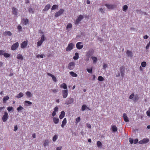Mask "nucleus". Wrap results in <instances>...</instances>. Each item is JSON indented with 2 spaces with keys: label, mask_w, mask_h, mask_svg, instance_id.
Masks as SVG:
<instances>
[{
  "label": "nucleus",
  "mask_w": 150,
  "mask_h": 150,
  "mask_svg": "<svg viewBox=\"0 0 150 150\" xmlns=\"http://www.w3.org/2000/svg\"><path fill=\"white\" fill-rule=\"evenodd\" d=\"M139 98L137 95H134L133 93L132 94L129 96V99H132L134 102L138 100Z\"/></svg>",
  "instance_id": "obj_1"
},
{
  "label": "nucleus",
  "mask_w": 150,
  "mask_h": 150,
  "mask_svg": "<svg viewBox=\"0 0 150 150\" xmlns=\"http://www.w3.org/2000/svg\"><path fill=\"white\" fill-rule=\"evenodd\" d=\"M74 46V45L72 43H69L68 44L67 47L66 48L67 51H69L71 50Z\"/></svg>",
  "instance_id": "obj_2"
},
{
  "label": "nucleus",
  "mask_w": 150,
  "mask_h": 150,
  "mask_svg": "<svg viewBox=\"0 0 150 150\" xmlns=\"http://www.w3.org/2000/svg\"><path fill=\"white\" fill-rule=\"evenodd\" d=\"M93 49H90L88 51L86 52V56L87 57L90 58L91 56L93 54Z\"/></svg>",
  "instance_id": "obj_3"
},
{
  "label": "nucleus",
  "mask_w": 150,
  "mask_h": 150,
  "mask_svg": "<svg viewBox=\"0 0 150 150\" xmlns=\"http://www.w3.org/2000/svg\"><path fill=\"white\" fill-rule=\"evenodd\" d=\"M8 113L6 112H5L4 115H3L2 117V121L4 122H6L8 118Z\"/></svg>",
  "instance_id": "obj_4"
},
{
  "label": "nucleus",
  "mask_w": 150,
  "mask_h": 150,
  "mask_svg": "<svg viewBox=\"0 0 150 150\" xmlns=\"http://www.w3.org/2000/svg\"><path fill=\"white\" fill-rule=\"evenodd\" d=\"M75 63L74 62H71L69 63L68 65V68L70 70H73L75 67Z\"/></svg>",
  "instance_id": "obj_5"
},
{
  "label": "nucleus",
  "mask_w": 150,
  "mask_h": 150,
  "mask_svg": "<svg viewBox=\"0 0 150 150\" xmlns=\"http://www.w3.org/2000/svg\"><path fill=\"white\" fill-rule=\"evenodd\" d=\"M64 11V10L63 9H60L59 11L56 12L55 14V16L56 17H57L62 14Z\"/></svg>",
  "instance_id": "obj_6"
},
{
  "label": "nucleus",
  "mask_w": 150,
  "mask_h": 150,
  "mask_svg": "<svg viewBox=\"0 0 150 150\" xmlns=\"http://www.w3.org/2000/svg\"><path fill=\"white\" fill-rule=\"evenodd\" d=\"M19 46L18 42H17L14 44L11 47V49L12 50H14L17 49Z\"/></svg>",
  "instance_id": "obj_7"
},
{
  "label": "nucleus",
  "mask_w": 150,
  "mask_h": 150,
  "mask_svg": "<svg viewBox=\"0 0 150 150\" xmlns=\"http://www.w3.org/2000/svg\"><path fill=\"white\" fill-rule=\"evenodd\" d=\"M105 6H106L108 9H113L116 7V6L115 5L108 4H105Z\"/></svg>",
  "instance_id": "obj_8"
},
{
  "label": "nucleus",
  "mask_w": 150,
  "mask_h": 150,
  "mask_svg": "<svg viewBox=\"0 0 150 150\" xmlns=\"http://www.w3.org/2000/svg\"><path fill=\"white\" fill-rule=\"evenodd\" d=\"M74 101V99L73 98H68L65 101V104L66 105H69L73 103Z\"/></svg>",
  "instance_id": "obj_9"
},
{
  "label": "nucleus",
  "mask_w": 150,
  "mask_h": 150,
  "mask_svg": "<svg viewBox=\"0 0 150 150\" xmlns=\"http://www.w3.org/2000/svg\"><path fill=\"white\" fill-rule=\"evenodd\" d=\"M68 89L64 90L62 91V96L64 98H67L68 96Z\"/></svg>",
  "instance_id": "obj_10"
},
{
  "label": "nucleus",
  "mask_w": 150,
  "mask_h": 150,
  "mask_svg": "<svg viewBox=\"0 0 150 150\" xmlns=\"http://www.w3.org/2000/svg\"><path fill=\"white\" fill-rule=\"evenodd\" d=\"M149 141V140L148 138H144L142 140L140 141L139 142V144H146Z\"/></svg>",
  "instance_id": "obj_11"
},
{
  "label": "nucleus",
  "mask_w": 150,
  "mask_h": 150,
  "mask_svg": "<svg viewBox=\"0 0 150 150\" xmlns=\"http://www.w3.org/2000/svg\"><path fill=\"white\" fill-rule=\"evenodd\" d=\"M82 44V43L81 42H77L76 45V48L79 50L81 49L83 47V45Z\"/></svg>",
  "instance_id": "obj_12"
},
{
  "label": "nucleus",
  "mask_w": 150,
  "mask_h": 150,
  "mask_svg": "<svg viewBox=\"0 0 150 150\" xmlns=\"http://www.w3.org/2000/svg\"><path fill=\"white\" fill-rule=\"evenodd\" d=\"M28 41H25L22 43L21 47L22 48H25L27 46L28 44Z\"/></svg>",
  "instance_id": "obj_13"
},
{
  "label": "nucleus",
  "mask_w": 150,
  "mask_h": 150,
  "mask_svg": "<svg viewBox=\"0 0 150 150\" xmlns=\"http://www.w3.org/2000/svg\"><path fill=\"white\" fill-rule=\"evenodd\" d=\"M47 74L48 76H50L51 77H52V78L54 82H56L57 81V79H56V78L52 74H50V73H47Z\"/></svg>",
  "instance_id": "obj_14"
},
{
  "label": "nucleus",
  "mask_w": 150,
  "mask_h": 150,
  "mask_svg": "<svg viewBox=\"0 0 150 150\" xmlns=\"http://www.w3.org/2000/svg\"><path fill=\"white\" fill-rule=\"evenodd\" d=\"M60 87L61 88H64L65 90L67 89V86L65 83H63L60 85Z\"/></svg>",
  "instance_id": "obj_15"
},
{
  "label": "nucleus",
  "mask_w": 150,
  "mask_h": 150,
  "mask_svg": "<svg viewBox=\"0 0 150 150\" xmlns=\"http://www.w3.org/2000/svg\"><path fill=\"white\" fill-rule=\"evenodd\" d=\"M67 120L66 118H64L63 121L62 122L61 126L63 128L64 126L66 125L67 123Z\"/></svg>",
  "instance_id": "obj_16"
},
{
  "label": "nucleus",
  "mask_w": 150,
  "mask_h": 150,
  "mask_svg": "<svg viewBox=\"0 0 150 150\" xmlns=\"http://www.w3.org/2000/svg\"><path fill=\"white\" fill-rule=\"evenodd\" d=\"M12 13L14 15L16 16L17 15V9L14 7L12 8Z\"/></svg>",
  "instance_id": "obj_17"
},
{
  "label": "nucleus",
  "mask_w": 150,
  "mask_h": 150,
  "mask_svg": "<svg viewBox=\"0 0 150 150\" xmlns=\"http://www.w3.org/2000/svg\"><path fill=\"white\" fill-rule=\"evenodd\" d=\"M123 117L124 121L126 122H129V120L126 114L125 113L123 114Z\"/></svg>",
  "instance_id": "obj_18"
},
{
  "label": "nucleus",
  "mask_w": 150,
  "mask_h": 150,
  "mask_svg": "<svg viewBox=\"0 0 150 150\" xmlns=\"http://www.w3.org/2000/svg\"><path fill=\"white\" fill-rule=\"evenodd\" d=\"M53 120L55 124H57L59 122V119L58 118H56L54 117H53Z\"/></svg>",
  "instance_id": "obj_19"
},
{
  "label": "nucleus",
  "mask_w": 150,
  "mask_h": 150,
  "mask_svg": "<svg viewBox=\"0 0 150 150\" xmlns=\"http://www.w3.org/2000/svg\"><path fill=\"white\" fill-rule=\"evenodd\" d=\"M65 112L64 111H62L61 112V114L59 115V117L60 119H62L64 116Z\"/></svg>",
  "instance_id": "obj_20"
},
{
  "label": "nucleus",
  "mask_w": 150,
  "mask_h": 150,
  "mask_svg": "<svg viewBox=\"0 0 150 150\" xmlns=\"http://www.w3.org/2000/svg\"><path fill=\"white\" fill-rule=\"evenodd\" d=\"M25 105L26 106H28L32 104V103L29 101H25L24 102Z\"/></svg>",
  "instance_id": "obj_21"
},
{
  "label": "nucleus",
  "mask_w": 150,
  "mask_h": 150,
  "mask_svg": "<svg viewBox=\"0 0 150 150\" xmlns=\"http://www.w3.org/2000/svg\"><path fill=\"white\" fill-rule=\"evenodd\" d=\"M50 8V4H47L45 6V8L43 9L44 11H46L48 10Z\"/></svg>",
  "instance_id": "obj_22"
},
{
  "label": "nucleus",
  "mask_w": 150,
  "mask_h": 150,
  "mask_svg": "<svg viewBox=\"0 0 150 150\" xmlns=\"http://www.w3.org/2000/svg\"><path fill=\"white\" fill-rule=\"evenodd\" d=\"M17 59L21 60H23V56L20 54H18L17 55Z\"/></svg>",
  "instance_id": "obj_23"
},
{
  "label": "nucleus",
  "mask_w": 150,
  "mask_h": 150,
  "mask_svg": "<svg viewBox=\"0 0 150 150\" xmlns=\"http://www.w3.org/2000/svg\"><path fill=\"white\" fill-rule=\"evenodd\" d=\"M11 33L10 31H6L3 33V35H8L11 36Z\"/></svg>",
  "instance_id": "obj_24"
},
{
  "label": "nucleus",
  "mask_w": 150,
  "mask_h": 150,
  "mask_svg": "<svg viewBox=\"0 0 150 150\" xmlns=\"http://www.w3.org/2000/svg\"><path fill=\"white\" fill-rule=\"evenodd\" d=\"M23 21H24L23 24L25 25H26L27 24L29 21L28 19H23L22 20V21H21V22H22Z\"/></svg>",
  "instance_id": "obj_25"
},
{
  "label": "nucleus",
  "mask_w": 150,
  "mask_h": 150,
  "mask_svg": "<svg viewBox=\"0 0 150 150\" xmlns=\"http://www.w3.org/2000/svg\"><path fill=\"white\" fill-rule=\"evenodd\" d=\"M69 73L73 77H76L77 75L73 71H70Z\"/></svg>",
  "instance_id": "obj_26"
},
{
  "label": "nucleus",
  "mask_w": 150,
  "mask_h": 150,
  "mask_svg": "<svg viewBox=\"0 0 150 150\" xmlns=\"http://www.w3.org/2000/svg\"><path fill=\"white\" fill-rule=\"evenodd\" d=\"M91 58L93 61V63H96L98 60L97 58L96 57H92Z\"/></svg>",
  "instance_id": "obj_27"
},
{
  "label": "nucleus",
  "mask_w": 150,
  "mask_h": 150,
  "mask_svg": "<svg viewBox=\"0 0 150 150\" xmlns=\"http://www.w3.org/2000/svg\"><path fill=\"white\" fill-rule=\"evenodd\" d=\"M9 99V97L8 96H7L4 97L3 98V101L4 103H6V101L8 100Z\"/></svg>",
  "instance_id": "obj_28"
},
{
  "label": "nucleus",
  "mask_w": 150,
  "mask_h": 150,
  "mask_svg": "<svg viewBox=\"0 0 150 150\" xmlns=\"http://www.w3.org/2000/svg\"><path fill=\"white\" fill-rule=\"evenodd\" d=\"M79 57V54L77 52H76L75 53V56L73 57V59L74 60H77V59Z\"/></svg>",
  "instance_id": "obj_29"
},
{
  "label": "nucleus",
  "mask_w": 150,
  "mask_h": 150,
  "mask_svg": "<svg viewBox=\"0 0 150 150\" xmlns=\"http://www.w3.org/2000/svg\"><path fill=\"white\" fill-rule=\"evenodd\" d=\"M23 96V93L21 92L19 93L17 96H16L15 97L18 98H20Z\"/></svg>",
  "instance_id": "obj_30"
},
{
  "label": "nucleus",
  "mask_w": 150,
  "mask_h": 150,
  "mask_svg": "<svg viewBox=\"0 0 150 150\" xmlns=\"http://www.w3.org/2000/svg\"><path fill=\"white\" fill-rule=\"evenodd\" d=\"M112 129L113 132H116L117 130V128L115 125H113L112 127Z\"/></svg>",
  "instance_id": "obj_31"
},
{
  "label": "nucleus",
  "mask_w": 150,
  "mask_h": 150,
  "mask_svg": "<svg viewBox=\"0 0 150 150\" xmlns=\"http://www.w3.org/2000/svg\"><path fill=\"white\" fill-rule=\"evenodd\" d=\"M25 94L29 98L31 97L32 96V95L31 93L29 91H27Z\"/></svg>",
  "instance_id": "obj_32"
},
{
  "label": "nucleus",
  "mask_w": 150,
  "mask_h": 150,
  "mask_svg": "<svg viewBox=\"0 0 150 150\" xmlns=\"http://www.w3.org/2000/svg\"><path fill=\"white\" fill-rule=\"evenodd\" d=\"M72 24L70 23H69L67 25L66 27V29H68L69 28H72Z\"/></svg>",
  "instance_id": "obj_33"
},
{
  "label": "nucleus",
  "mask_w": 150,
  "mask_h": 150,
  "mask_svg": "<svg viewBox=\"0 0 150 150\" xmlns=\"http://www.w3.org/2000/svg\"><path fill=\"white\" fill-rule=\"evenodd\" d=\"M126 53L128 56L132 57V53L131 51L128 50L127 51Z\"/></svg>",
  "instance_id": "obj_34"
},
{
  "label": "nucleus",
  "mask_w": 150,
  "mask_h": 150,
  "mask_svg": "<svg viewBox=\"0 0 150 150\" xmlns=\"http://www.w3.org/2000/svg\"><path fill=\"white\" fill-rule=\"evenodd\" d=\"M81 120V118L80 117H78L76 119L75 123L76 124H77Z\"/></svg>",
  "instance_id": "obj_35"
},
{
  "label": "nucleus",
  "mask_w": 150,
  "mask_h": 150,
  "mask_svg": "<svg viewBox=\"0 0 150 150\" xmlns=\"http://www.w3.org/2000/svg\"><path fill=\"white\" fill-rule=\"evenodd\" d=\"M49 142L48 140H45L44 141V146H46L48 145Z\"/></svg>",
  "instance_id": "obj_36"
},
{
  "label": "nucleus",
  "mask_w": 150,
  "mask_h": 150,
  "mask_svg": "<svg viewBox=\"0 0 150 150\" xmlns=\"http://www.w3.org/2000/svg\"><path fill=\"white\" fill-rule=\"evenodd\" d=\"M98 80L100 81H103L104 80V79L102 76H99L98 77Z\"/></svg>",
  "instance_id": "obj_37"
},
{
  "label": "nucleus",
  "mask_w": 150,
  "mask_h": 150,
  "mask_svg": "<svg viewBox=\"0 0 150 150\" xmlns=\"http://www.w3.org/2000/svg\"><path fill=\"white\" fill-rule=\"evenodd\" d=\"M4 55L5 57L6 58L9 57L10 56V55L7 53H4Z\"/></svg>",
  "instance_id": "obj_38"
},
{
  "label": "nucleus",
  "mask_w": 150,
  "mask_h": 150,
  "mask_svg": "<svg viewBox=\"0 0 150 150\" xmlns=\"http://www.w3.org/2000/svg\"><path fill=\"white\" fill-rule=\"evenodd\" d=\"M23 109V108L21 106H20L19 107L17 108V110L19 112L22 110Z\"/></svg>",
  "instance_id": "obj_39"
},
{
  "label": "nucleus",
  "mask_w": 150,
  "mask_h": 150,
  "mask_svg": "<svg viewBox=\"0 0 150 150\" xmlns=\"http://www.w3.org/2000/svg\"><path fill=\"white\" fill-rule=\"evenodd\" d=\"M141 66L143 67H145L146 66V63L145 62H142L141 63Z\"/></svg>",
  "instance_id": "obj_40"
},
{
  "label": "nucleus",
  "mask_w": 150,
  "mask_h": 150,
  "mask_svg": "<svg viewBox=\"0 0 150 150\" xmlns=\"http://www.w3.org/2000/svg\"><path fill=\"white\" fill-rule=\"evenodd\" d=\"M58 138V136L57 135H55L53 137L52 140L53 141L55 142V141L57 139V138Z\"/></svg>",
  "instance_id": "obj_41"
},
{
  "label": "nucleus",
  "mask_w": 150,
  "mask_h": 150,
  "mask_svg": "<svg viewBox=\"0 0 150 150\" xmlns=\"http://www.w3.org/2000/svg\"><path fill=\"white\" fill-rule=\"evenodd\" d=\"M128 8V6L126 5H125L124 6L123 10L124 11H125Z\"/></svg>",
  "instance_id": "obj_42"
},
{
  "label": "nucleus",
  "mask_w": 150,
  "mask_h": 150,
  "mask_svg": "<svg viewBox=\"0 0 150 150\" xmlns=\"http://www.w3.org/2000/svg\"><path fill=\"white\" fill-rule=\"evenodd\" d=\"M97 145L98 147H100L102 146V144L100 142L98 141L97 142Z\"/></svg>",
  "instance_id": "obj_43"
},
{
  "label": "nucleus",
  "mask_w": 150,
  "mask_h": 150,
  "mask_svg": "<svg viewBox=\"0 0 150 150\" xmlns=\"http://www.w3.org/2000/svg\"><path fill=\"white\" fill-rule=\"evenodd\" d=\"M83 18V16L82 15H80L79 16V17L77 18V19L79 20L80 21H81V20H82Z\"/></svg>",
  "instance_id": "obj_44"
},
{
  "label": "nucleus",
  "mask_w": 150,
  "mask_h": 150,
  "mask_svg": "<svg viewBox=\"0 0 150 150\" xmlns=\"http://www.w3.org/2000/svg\"><path fill=\"white\" fill-rule=\"evenodd\" d=\"M58 6L57 5H54L52 6V7L51 8V10H54L55 9L57 8H58Z\"/></svg>",
  "instance_id": "obj_45"
},
{
  "label": "nucleus",
  "mask_w": 150,
  "mask_h": 150,
  "mask_svg": "<svg viewBox=\"0 0 150 150\" xmlns=\"http://www.w3.org/2000/svg\"><path fill=\"white\" fill-rule=\"evenodd\" d=\"M87 108V106L86 105H83L81 107V110L82 111H84Z\"/></svg>",
  "instance_id": "obj_46"
},
{
  "label": "nucleus",
  "mask_w": 150,
  "mask_h": 150,
  "mask_svg": "<svg viewBox=\"0 0 150 150\" xmlns=\"http://www.w3.org/2000/svg\"><path fill=\"white\" fill-rule=\"evenodd\" d=\"M120 72L121 73V76L122 77H123L124 76V69H123V70L122 69H120Z\"/></svg>",
  "instance_id": "obj_47"
},
{
  "label": "nucleus",
  "mask_w": 150,
  "mask_h": 150,
  "mask_svg": "<svg viewBox=\"0 0 150 150\" xmlns=\"http://www.w3.org/2000/svg\"><path fill=\"white\" fill-rule=\"evenodd\" d=\"M44 40H45V35H43L41 37V39L40 41H41V42H43L44 41Z\"/></svg>",
  "instance_id": "obj_48"
},
{
  "label": "nucleus",
  "mask_w": 150,
  "mask_h": 150,
  "mask_svg": "<svg viewBox=\"0 0 150 150\" xmlns=\"http://www.w3.org/2000/svg\"><path fill=\"white\" fill-rule=\"evenodd\" d=\"M13 109V108L12 107H8L7 108V109L8 111L10 112Z\"/></svg>",
  "instance_id": "obj_49"
},
{
  "label": "nucleus",
  "mask_w": 150,
  "mask_h": 150,
  "mask_svg": "<svg viewBox=\"0 0 150 150\" xmlns=\"http://www.w3.org/2000/svg\"><path fill=\"white\" fill-rule=\"evenodd\" d=\"M17 28H18V31L19 32L21 31H22V28L21 25H18L17 27Z\"/></svg>",
  "instance_id": "obj_50"
},
{
  "label": "nucleus",
  "mask_w": 150,
  "mask_h": 150,
  "mask_svg": "<svg viewBox=\"0 0 150 150\" xmlns=\"http://www.w3.org/2000/svg\"><path fill=\"white\" fill-rule=\"evenodd\" d=\"M42 42H41V41H39L37 44V46H40L42 44Z\"/></svg>",
  "instance_id": "obj_51"
},
{
  "label": "nucleus",
  "mask_w": 150,
  "mask_h": 150,
  "mask_svg": "<svg viewBox=\"0 0 150 150\" xmlns=\"http://www.w3.org/2000/svg\"><path fill=\"white\" fill-rule=\"evenodd\" d=\"M87 71L90 74L92 73V69L91 68V69H87Z\"/></svg>",
  "instance_id": "obj_52"
},
{
  "label": "nucleus",
  "mask_w": 150,
  "mask_h": 150,
  "mask_svg": "<svg viewBox=\"0 0 150 150\" xmlns=\"http://www.w3.org/2000/svg\"><path fill=\"white\" fill-rule=\"evenodd\" d=\"M44 56V55L43 54H41V55L38 54L37 55L36 57L37 58H39L40 57V58H42L43 57V56Z\"/></svg>",
  "instance_id": "obj_53"
},
{
  "label": "nucleus",
  "mask_w": 150,
  "mask_h": 150,
  "mask_svg": "<svg viewBox=\"0 0 150 150\" xmlns=\"http://www.w3.org/2000/svg\"><path fill=\"white\" fill-rule=\"evenodd\" d=\"M28 11L30 13H34V11L32 8H30L28 9Z\"/></svg>",
  "instance_id": "obj_54"
},
{
  "label": "nucleus",
  "mask_w": 150,
  "mask_h": 150,
  "mask_svg": "<svg viewBox=\"0 0 150 150\" xmlns=\"http://www.w3.org/2000/svg\"><path fill=\"white\" fill-rule=\"evenodd\" d=\"M129 141L131 144H132L133 143V140L132 138H129Z\"/></svg>",
  "instance_id": "obj_55"
},
{
  "label": "nucleus",
  "mask_w": 150,
  "mask_h": 150,
  "mask_svg": "<svg viewBox=\"0 0 150 150\" xmlns=\"http://www.w3.org/2000/svg\"><path fill=\"white\" fill-rule=\"evenodd\" d=\"M146 114L147 116L150 117V108L146 112Z\"/></svg>",
  "instance_id": "obj_56"
},
{
  "label": "nucleus",
  "mask_w": 150,
  "mask_h": 150,
  "mask_svg": "<svg viewBox=\"0 0 150 150\" xmlns=\"http://www.w3.org/2000/svg\"><path fill=\"white\" fill-rule=\"evenodd\" d=\"M80 21L79 20L77 19L76 22L75 23V24L78 25Z\"/></svg>",
  "instance_id": "obj_57"
},
{
  "label": "nucleus",
  "mask_w": 150,
  "mask_h": 150,
  "mask_svg": "<svg viewBox=\"0 0 150 150\" xmlns=\"http://www.w3.org/2000/svg\"><path fill=\"white\" fill-rule=\"evenodd\" d=\"M4 51L2 50H0V55H4Z\"/></svg>",
  "instance_id": "obj_58"
},
{
  "label": "nucleus",
  "mask_w": 150,
  "mask_h": 150,
  "mask_svg": "<svg viewBox=\"0 0 150 150\" xmlns=\"http://www.w3.org/2000/svg\"><path fill=\"white\" fill-rule=\"evenodd\" d=\"M86 126H87V127L88 128H89L90 129L91 128V125L90 124H89L87 123L86 124Z\"/></svg>",
  "instance_id": "obj_59"
},
{
  "label": "nucleus",
  "mask_w": 150,
  "mask_h": 150,
  "mask_svg": "<svg viewBox=\"0 0 150 150\" xmlns=\"http://www.w3.org/2000/svg\"><path fill=\"white\" fill-rule=\"evenodd\" d=\"M58 108L57 106L55 107L54 109V111L56 112H57L58 110Z\"/></svg>",
  "instance_id": "obj_60"
},
{
  "label": "nucleus",
  "mask_w": 150,
  "mask_h": 150,
  "mask_svg": "<svg viewBox=\"0 0 150 150\" xmlns=\"http://www.w3.org/2000/svg\"><path fill=\"white\" fill-rule=\"evenodd\" d=\"M103 68L105 69L108 67V64H104L103 65Z\"/></svg>",
  "instance_id": "obj_61"
},
{
  "label": "nucleus",
  "mask_w": 150,
  "mask_h": 150,
  "mask_svg": "<svg viewBox=\"0 0 150 150\" xmlns=\"http://www.w3.org/2000/svg\"><path fill=\"white\" fill-rule=\"evenodd\" d=\"M138 139H136L133 140V143L134 144H136L138 142Z\"/></svg>",
  "instance_id": "obj_62"
},
{
  "label": "nucleus",
  "mask_w": 150,
  "mask_h": 150,
  "mask_svg": "<svg viewBox=\"0 0 150 150\" xmlns=\"http://www.w3.org/2000/svg\"><path fill=\"white\" fill-rule=\"evenodd\" d=\"M18 129L17 126V125H15L14 126V130L16 131Z\"/></svg>",
  "instance_id": "obj_63"
},
{
  "label": "nucleus",
  "mask_w": 150,
  "mask_h": 150,
  "mask_svg": "<svg viewBox=\"0 0 150 150\" xmlns=\"http://www.w3.org/2000/svg\"><path fill=\"white\" fill-rule=\"evenodd\" d=\"M62 148V147L61 146L57 147V150H61Z\"/></svg>",
  "instance_id": "obj_64"
}]
</instances>
